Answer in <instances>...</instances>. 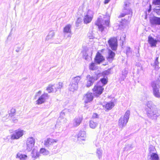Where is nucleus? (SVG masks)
I'll return each mask as SVG.
<instances>
[{"label": "nucleus", "instance_id": "1a4fd4ad", "mask_svg": "<svg viewBox=\"0 0 160 160\" xmlns=\"http://www.w3.org/2000/svg\"><path fill=\"white\" fill-rule=\"evenodd\" d=\"M24 134V131L22 130H18L15 131L11 135L12 140L18 139L22 137Z\"/></svg>", "mask_w": 160, "mask_h": 160}, {"label": "nucleus", "instance_id": "a19ab883", "mask_svg": "<svg viewBox=\"0 0 160 160\" xmlns=\"http://www.w3.org/2000/svg\"><path fill=\"white\" fill-rule=\"evenodd\" d=\"M98 115L96 113H94L92 115V117L93 118H96L97 117Z\"/></svg>", "mask_w": 160, "mask_h": 160}, {"label": "nucleus", "instance_id": "5701e85b", "mask_svg": "<svg viewBox=\"0 0 160 160\" xmlns=\"http://www.w3.org/2000/svg\"><path fill=\"white\" fill-rule=\"evenodd\" d=\"M115 55V53L110 50H109L108 51V61H112Z\"/></svg>", "mask_w": 160, "mask_h": 160}, {"label": "nucleus", "instance_id": "aec40b11", "mask_svg": "<svg viewBox=\"0 0 160 160\" xmlns=\"http://www.w3.org/2000/svg\"><path fill=\"white\" fill-rule=\"evenodd\" d=\"M148 41L151 47H155L157 42L159 41L155 40L152 37L149 36L148 38Z\"/></svg>", "mask_w": 160, "mask_h": 160}, {"label": "nucleus", "instance_id": "ddd939ff", "mask_svg": "<svg viewBox=\"0 0 160 160\" xmlns=\"http://www.w3.org/2000/svg\"><path fill=\"white\" fill-rule=\"evenodd\" d=\"M93 99V95L92 93L90 92L87 93L84 96L83 100L85 103H87L92 101Z\"/></svg>", "mask_w": 160, "mask_h": 160}, {"label": "nucleus", "instance_id": "2f4dec72", "mask_svg": "<svg viewBox=\"0 0 160 160\" xmlns=\"http://www.w3.org/2000/svg\"><path fill=\"white\" fill-rule=\"evenodd\" d=\"M110 73V70L108 69L103 72L102 73L99 74L98 75H97L98 77V78L101 75H102L103 77H105L106 75H108Z\"/></svg>", "mask_w": 160, "mask_h": 160}, {"label": "nucleus", "instance_id": "473e14b6", "mask_svg": "<svg viewBox=\"0 0 160 160\" xmlns=\"http://www.w3.org/2000/svg\"><path fill=\"white\" fill-rule=\"evenodd\" d=\"M40 152L44 155H47L49 153V151L44 148L41 149Z\"/></svg>", "mask_w": 160, "mask_h": 160}, {"label": "nucleus", "instance_id": "f257e3e1", "mask_svg": "<svg viewBox=\"0 0 160 160\" xmlns=\"http://www.w3.org/2000/svg\"><path fill=\"white\" fill-rule=\"evenodd\" d=\"M147 107L146 110L148 118L152 119H156L159 116L158 109L151 101H148L146 103Z\"/></svg>", "mask_w": 160, "mask_h": 160}, {"label": "nucleus", "instance_id": "bb28decb", "mask_svg": "<svg viewBox=\"0 0 160 160\" xmlns=\"http://www.w3.org/2000/svg\"><path fill=\"white\" fill-rule=\"evenodd\" d=\"M71 25L69 24L66 26L63 29V32L65 33H71Z\"/></svg>", "mask_w": 160, "mask_h": 160}, {"label": "nucleus", "instance_id": "3c124183", "mask_svg": "<svg viewBox=\"0 0 160 160\" xmlns=\"http://www.w3.org/2000/svg\"><path fill=\"white\" fill-rule=\"evenodd\" d=\"M57 125H55V127H57Z\"/></svg>", "mask_w": 160, "mask_h": 160}, {"label": "nucleus", "instance_id": "58836bf2", "mask_svg": "<svg viewBox=\"0 0 160 160\" xmlns=\"http://www.w3.org/2000/svg\"><path fill=\"white\" fill-rule=\"evenodd\" d=\"M101 82L103 84V85L106 84L107 82V81L106 78H103L101 79Z\"/></svg>", "mask_w": 160, "mask_h": 160}, {"label": "nucleus", "instance_id": "f03ea898", "mask_svg": "<svg viewBox=\"0 0 160 160\" xmlns=\"http://www.w3.org/2000/svg\"><path fill=\"white\" fill-rule=\"evenodd\" d=\"M109 16L103 15L100 16L96 22L95 24L98 26L99 30L102 32L105 28V26H103L105 24L106 26H109Z\"/></svg>", "mask_w": 160, "mask_h": 160}, {"label": "nucleus", "instance_id": "c85d7f7f", "mask_svg": "<svg viewBox=\"0 0 160 160\" xmlns=\"http://www.w3.org/2000/svg\"><path fill=\"white\" fill-rule=\"evenodd\" d=\"M81 79V78L80 76H78L73 78L71 82L73 83H77L78 84V83Z\"/></svg>", "mask_w": 160, "mask_h": 160}, {"label": "nucleus", "instance_id": "6e6552de", "mask_svg": "<svg viewBox=\"0 0 160 160\" xmlns=\"http://www.w3.org/2000/svg\"><path fill=\"white\" fill-rule=\"evenodd\" d=\"M98 79V77L97 75L94 76L88 75L87 76V82L86 86L87 87H89L92 85L93 82Z\"/></svg>", "mask_w": 160, "mask_h": 160}, {"label": "nucleus", "instance_id": "b1692460", "mask_svg": "<svg viewBox=\"0 0 160 160\" xmlns=\"http://www.w3.org/2000/svg\"><path fill=\"white\" fill-rule=\"evenodd\" d=\"M28 156L27 155L22 154L18 153L16 156V158H19L20 160H26Z\"/></svg>", "mask_w": 160, "mask_h": 160}, {"label": "nucleus", "instance_id": "a878e982", "mask_svg": "<svg viewBox=\"0 0 160 160\" xmlns=\"http://www.w3.org/2000/svg\"><path fill=\"white\" fill-rule=\"evenodd\" d=\"M158 57H157L153 63L151 64L152 65L154 68L156 70H158L159 67L158 66L159 62L158 61Z\"/></svg>", "mask_w": 160, "mask_h": 160}, {"label": "nucleus", "instance_id": "412c9836", "mask_svg": "<svg viewBox=\"0 0 160 160\" xmlns=\"http://www.w3.org/2000/svg\"><path fill=\"white\" fill-rule=\"evenodd\" d=\"M114 106V104L113 102H108L105 105H103V107L107 110H109L111 109Z\"/></svg>", "mask_w": 160, "mask_h": 160}, {"label": "nucleus", "instance_id": "4be33fe9", "mask_svg": "<svg viewBox=\"0 0 160 160\" xmlns=\"http://www.w3.org/2000/svg\"><path fill=\"white\" fill-rule=\"evenodd\" d=\"M152 25H160V18L155 17L150 20Z\"/></svg>", "mask_w": 160, "mask_h": 160}, {"label": "nucleus", "instance_id": "2eb2a0df", "mask_svg": "<svg viewBox=\"0 0 160 160\" xmlns=\"http://www.w3.org/2000/svg\"><path fill=\"white\" fill-rule=\"evenodd\" d=\"M46 90L48 93L55 92L57 91V88L55 87V84H50L47 88Z\"/></svg>", "mask_w": 160, "mask_h": 160}, {"label": "nucleus", "instance_id": "423d86ee", "mask_svg": "<svg viewBox=\"0 0 160 160\" xmlns=\"http://www.w3.org/2000/svg\"><path fill=\"white\" fill-rule=\"evenodd\" d=\"M93 14V12L90 10H89L87 13L84 14L83 18L84 23L88 24L91 22L92 20Z\"/></svg>", "mask_w": 160, "mask_h": 160}, {"label": "nucleus", "instance_id": "4468645a", "mask_svg": "<svg viewBox=\"0 0 160 160\" xmlns=\"http://www.w3.org/2000/svg\"><path fill=\"white\" fill-rule=\"evenodd\" d=\"M58 141L57 140L48 138L44 140V145L46 147H48L53 143L57 142Z\"/></svg>", "mask_w": 160, "mask_h": 160}, {"label": "nucleus", "instance_id": "a18cd8bd", "mask_svg": "<svg viewBox=\"0 0 160 160\" xmlns=\"http://www.w3.org/2000/svg\"><path fill=\"white\" fill-rule=\"evenodd\" d=\"M124 72H123V71H122V74L123 75L124 74H127V73H128V71H127V70H125L124 71Z\"/></svg>", "mask_w": 160, "mask_h": 160}, {"label": "nucleus", "instance_id": "9d476101", "mask_svg": "<svg viewBox=\"0 0 160 160\" xmlns=\"http://www.w3.org/2000/svg\"><path fill=\"white\" fill-rule=\"evenodd\" d=\"M129 4L130 3L128 2H124V9L123 10L124 13H121L119 16V18L123 17L126 14H130L131 12V10L129 7Z\"/></svg>", "mask_w": 160, "mask_h": 160}, {"label": "nucleus", "instance_id": "c756f323", "mask_svg": "<svg viewBox=\"0 0 160 160\" xmlns=\"http://www.w3.org/2000/svg\"><path fill=\"white\" fill-rule=\"evenodd\" d=\"M32 158H36L39 156V152L37 150L33 149L32 152Z\"/></svg>", "mask_w": 160, "mask_h": 160}, {"label": "nucleus", "instance_id": "e433bc0d", "mask_svg": "<svg viewBox=\"0 0 160 160\" xmlns=\"http://www.w3.org/2000/svg\"><path fill=\"white\" fill-rule=\"evenodd\" d=\"M65 110H63L60 113V115L58 119V121L60 120V119H62L63 118H65Z\"/></svg>", "mask_w": 160, "mask_h": 160}, {"label": "nucleus", "instance_id": "20e7f679", "mask_svg": "<svg viewBox=\"0 0 160 160\" xmlns=\"http://www.w3.org/2000/svg\"><path fill=\"white\" fill-rule=\"evenodd\" d=\"M130 115V111L128 110L125 112L124 116L121 117L119 119L118 125L119 128L122 129L126 125L128 121Z\"/></svg>", "mask_w": 160, "mask_h": 160}, {"label": "nucleus", "instance_id": "f8f14e48", "mask_svg": "<svg viewBox=\"0 0 160 160\" xmlns=\"http://www.w3.org/2000/svg\"><path fill=\"white\" fill-rule=\"evenodd\" d=\"M103 89V88L101 86L96 85L94 86L92 90L95 95L98 96L102 93Z\"/></svg>", "mask_w": 160, "mask_h": 160}, {"label": "nucleus", "instance_id": "603ef678", "mask_svg": "<svg viewBox=\"0 0 160 160\" xmlns=\"http://www.w3.org/2000/svg\"><path fill=\"white\" fill-rule=\"evenodd\" d=\"M128 49L129 50L130 49V48H128Z\"/></svg>", "mask_w": 160, "mask_h": 160}, {"label": "nucleus", "instance_id": "f704fd0d", "mask_svg": "<svg viewBox=\"0 0 160 160\" xmlns=\"http://www.w3.org/2000/svg\"><path fill=\"white\" fill-rule=\"evenodd\" d=\"M59 121H60V122L61 123V125H65L67 122V119L66 118H63L60 119V120Z\"/></svg>", "mask_w": 160, "mask_h": 160}, {"label": "nucleus", "instance_id": "dca6fc26", "mask_svg": "<svg viewBox=\"0 0 160 160\" xmlns=\"http://www.w3.org/2000/svg\"><path fill=\"white\" fill-rule=\"evenodd\" d=\"M104 60V57L101 55V54L98 52L95 58V61L98 64H100Z\"/></svg>", "mask_w": 160, "mask_h": 160}, {"label": "nucleus", "instance_id": "9b49d317", "mask_svg": "<svg viewBox=\"0 0 160 160\" xmlns=\"http://www.w3.org/2000/svg\"><path fill=\"white\" fill-rule=\"evenodd\" d=\"M110 47L113 50H116L117 47V40L115 38H111L108 41Z\"/></svg>", "mask_w": 160, "mask_h": 160}, {"label": "nucleus", "instance_id": "c9c22d12", "mask_svg": "<svg viewBox=\"0 0 160 160\" xmlns=\"http://www.w3.org/2000/svg\"><path fill=\"white\" fill-rule=\"evenodd\" d=\"M89 69L92 70H95L97 69L96 67L95 66V64L94 63H91L89 67Z\"/></svg>", "mask_w": 160, "mask_h": 160}, {"label": "nucleus", "instance_id": "49530a36", "mask_svg": "<svg viewBox=\"0 0 160 160\" xmlns=\"http://www.w3.org/2000/svg\"><path fill=\"white\" fill-rule=\"evenodd\" d=\"M11 112L14 113L15 112V110L14 109H12L11 110Z\"/></svg>", "mask_w": 160, "mask_h": 160}, {"label": "nucleus", "instance_id": "79ce46f5", "mask_svg": "<svg viewBox=\"0 0 160 160\" xmlns=\"http://www.w3.org/2000/svg\"><path fill=\"white\" fill-rule=\"evenodd\" d=\"M12 121L13 122H16L18 121V119L15 118H13L12 119Z\"/></svg>", "mask_w": 160, "mask_h": 160}, {"label": "nucleus", "instance_id": "393cba45", "mask_svg": "<svg viewBox=\"0 0 160 160\" xmlns=\"http://www.w3.org/2000/svg\"><path fill=\"white\" fill-rule=\"evenodd\" d=\"M55 35V32L53 31H51L47 36L46 40H49L53 39Z\"/></svg>", "mask_w": 160, "mask_h": 160}, {"label": "nucleus", "instance_id": "09e8293b", "mask_svg": "<svg viewBox=\"0 0 160 160\" xmlns=\"http://www.w3.org/2000/svg\"><path fill=\"white\" fill-rule=\"evenodd\" d=\"M125 78V75H124V78Z\"/></svg>", "mask_w": 160, "mask_h": 160}, {"label": "nucleus", "instance_id": "4c0bfd02", "mask_svg": "<svg viewBox=\"0 0 160 160\" xmlns=\"http://www.w3.org/2000/svg\"><path fill=\"white\" fill-rule=\"evenodd\" d=\"M62 85L63 83L62 82H58L57 87H56L57 88V90L58 89H61L62 87Z\"/></svg>", "mask_w": 160, "mask_h": 160}, {"label": "nucleus", "instance_id": "a211bd4d", "mask_svg": "<svg viewBox=\"0 0 160 160\" xmlns=\"http://www.w3.org/2000/svg\"><path fill=\"white\" fill-rule=\"evenodd\" d=\"M86 138V135L85 131H81L80 132L78 136V140L79 141H85Z\"/></svg>", "mask_w": 160, "mask_h": 160}, {"label": "nucleus", "instance_id": "7ed1b4c3", "mask_svg": "<svg viewBox=\"0 0 160 160\" xmlns=\"http://www.w3.org/2000/svg\"><path fill=\"white\" fill-rule=\"evenodd\" d=\"M41 93L42 91L40 90L37 92L35 95V99L38 97V99L36 101L37 105H39L44 103L49 98V96L47 93L44 92L41 95Z\"/></svg>", "mask_w": 160, "mask_h": 160}, {"label": "nucleus", "instance_id": "de8ad7c7", "mask_svg": "<svg viewBox=\"0 0 160 160\" xmlns=\"http://www.w3.org/2000/svg\"><path fill=\"white\" fill-rule=\"evenodd\" d=\"M71 37V35L69 34L67 37V38H70Z\"/></svg>", "mask_w": 160, "mask_h": 160}, {"label": "nucleus", "instance_id": "0eeeda50", "mask_svg": "<svg viewBox=\"0 0 160 160\" xmlns=\"http://www.w3.org/2000/svg\"><path fill=\"white\" fill-rule=\"evenodd\" d=\"M35 139L32 137L28 138L26 141V149L30 151L34 145Z\"/></svg>", "mask_w": 160, "mask_h": 160}, {"label": "nucleus", "instance_id": "37998d69", "mask_svg": "<svg viewBox=\"0 0 160 160\" xmlns=\"http://www.w3.org/2000/svg\"><path fill=\"white\" fill-rule=\"evenodd\" d=\"M110 0H105L104 2V3L105 4H106L108 3Z\"/></svg>", "mask_w": 160, "mask_h": 160}, {"label": "nucleus", "instance_id": "7c9ffc66", "mask_svg": "<svg viewBox=\"0 0 160 160\" xmlns=\"http://www.w3.org/2000/svg\"><path fill=\"white\" fill-rule=\"evenodd\" d=\"M97 125L98 123L96 122H94L92 120H90L89 122V126L91 128H95Z\"/></svg>", "mask_w": 160, "mask_h": 160}, {"label": "nucleus", "instance_id": "ea45409f", "mask_svg": "<svg viewBox=\"0 0 160 160\" xmlns=\"http://www.w3.org/2000/svg\"><path fill=\"white\" fill-rule=\"evenodd\" d=\"M153 3L155 5H159L160 4V0H154Z\"/></svg>", "mask_w": 160, "mask_h": 160}, {"label": "nucleus", "instance_id": "8fccbe9b", "mask_svg": "<svg viewBox=\"0 0 160 160\" xmlns=\"http://www.w3.org/2000/svg\"><path fill=\"white\" fill-rule=\"evenodd\" d=\"M16 52H18V50H16Z\"/></svg>", "mask_w": 160, "mask_h": 160}, {"label": "nucleus", "instance_id": "6ab92c4d", "mask_svg": "<svg viewBox=\"0 0 160 160\" xmlns=\"http://www.w3.org/2000/svg\"><path fill=\"white\" fill-rule=\"evenodd\" d=\"M78 85L77 83H74L71 82L69 85V89L70 91L74 92L77 91L78 89Z\"/></svg>", "mask_w": 160, "mask_h": 160}, {"label": "nucleus", "instance_id": "f3484780", "mask_svg": "<svg viewBox=\"0 0 160 160\" xmlns=\"http://www.w3.org/2000/svg\"><path fill=\"white\" fill-rule=\"evenodd\" d=\"M82 118L80 117H76L73 120V125L74 127H77L81 123Z\"/></svg>", "mask_w": 160, "mask_h": 160}, {"label": "nucleus", "instance_id": "72a5a7b5", "mask_svg": "<svg viewBox=\"0 0 160 160\" xmlns=\"http://www.w3.org/2000/svg\"><path fill=\"white\" fill-rule=\"evenodd\" d=\"M102 153V151L101 149L100 148L97 149L96 154L99 158L100 159L101 158Z\"/></svg>", "mask_w": 160, "mask_h": 160}, {"label": "nucleus", "instance_id": "39448f33", "mask_svg": "<svg viewBox=\"0 0 160 160\" xmlns=\"http://www.w3.org/2000/svg\"><path fill=\"white\" fill-rule=\"evenodd\" d=\"M152 86L153 88V94L157 98H160V92L159 90V85L158 83L156 81L152 83Z\"/></svg>", "mask_w": 160, "mask_h": 160}, {"label": "nucleus", "instance_id": "cd10ccee", "mask_svg": "<svg viewBox=\"0 0 160 160\" xmlns=\"http://www.w3.org/2000/svg\"><path fill=\"white\" fill-rule=\"evenodd\" d=\"M150 160H159L158 154L155 153H152L150 154Z\"/></svg>", "mask_w": 160, "mask_h": 160}, {"label": "nucleus", "instance_id": "c03bdc74", "mask_svg": "<svg viewBox=\"0 0 160 160\" xmlns=\"http://www.w3.org/2000/svg\"><path fill=\"white\" fill-rule=\"evenodd\" d=\"M81 22V19L79 18H78L77 21V23H80Z\"/></svg>", "mask_w": 160, "mask_h": 160}]
</instances>
